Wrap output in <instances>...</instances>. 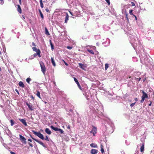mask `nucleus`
<instances>
[{
    "label": "nucleus",
    "mask_w": 154,
    "mask_h": 154,
    "mask_svg": "<svg viewBox=\"0 0 154 154\" xmlns=\"http://www.w3.org/2000/svg\"><path fill=\"white\" fill-rule=\"evenodd\" d=\"M33 134L37 136L39 138L42 140H44V136L42 134H41L39 132H36L34 131H32Z\"/></svg>",
    "instance_id": "1"
},
{
    "label": "nucleus",
    "mask_w": 154,
    "mask_h": 154,
    "mask_svg": "<svg viewBox=\"0 0 154 154\" xmlns=\"http://www.w3.org/2000/svg\"><path fill=\"white\" fill-rule=\"evenodd\" d=\"M39 64L41 66V71L45 75V72L46 71V68L44 64V63L41 61L39 62Z\"/></svg>",
    "instance_id": "2"
},
{
    "label": "nucleus",
    "mask_w": 154,
    "mask_h": 154,
    "mask_svg": "<svg viewBox=\"0 0 154 154\" xmlns=\"http://www.w3.org/2000/svg\"><path fill=\"white\" fill-rule=\"evenodd\" d=\"M94 109L95 110L96 109V110H97V113L99 114H101L103 112L102 107L99 106V105H97L96 106H95Z\"/></svg>",
    "instance_id": "3"
},
{
    "label": "nucleus",
    "mask_w": 154,
    "mask_h": 154,
    "mask_svg": "<svg viewBox=\"0 0 154 154\" xmlns=\"http://www.w3.org/2000/svg\"><path fill=\"white\" fill-rule=\"evenodd\" d=\"M142 92L143 93V95L142 97V99L140 101V102L141 103H143V102L145 99L146 98H147L148 97L147 94L143 91Z\"/></svg>",
    "instance_id": "4"
},
{
    "label": "nucleus",
    "mask_w": 154,
    "mask_h": 154,
    "mask_svg": "<svg viewBox=\"0 0 154 154\" xmlns=\"http://www.w3.org/2000/svg\"><path fill=\"white\" fill-rule=\"evenodd\" d=\"M92 130L90 131V133L91 134H93V136H94L95 135V134L97 133V128L96 127L93 126H92Z\"/></svg>",
    "instance_id": "5"
},
{
    "label": "nucleus",
    "mask_w": 154,
    "mask_h": 154,
    "mask_svg": "<svg viewBox=\"0 0 154 154\" xmlns=\"http://www.w3.org/2000/svg\"><path fill=\"white\" fill-rule=\"evenodd\" d=\"M20 137L21 141L24 144L26 143V139L24 137L22 136L21 135H20Z\"/></svg>",
    "instance_id": "6"
},
{
    "label": "nucleus",
    "mask_w": 154,
    "mask_h": 154,
    "mask_svg": "<svg viewBox=\"0 0 154 154\" xmlns=\"http://www.w3.org/2000/svg\"><path fill=\"white\" fill-rule=\"evenodd\" d=\"M40 53H41V52H40V50H38V52H36V53L34 54L33 55V57H32V56H31V57H32L31 58L33 59L34 57H35L37 55H38V56L39 57H41V55H40Z\"/></svg>",
    "instance_id": "7"
},
{
    "label": "nucleus",
    "mask_w": 154,
    "mask_h": 154,
    "mask_svg": "<svg viewBox=\"0 0 154 154\" xmlns=\"http://www.w3.org/2000/svg\"><path fill=\"white\" fill-rule=\"evenodd\" d=\"M79 66L82 68V69H85L86 67L85 65L84 64L81 63H79Z\"/></svg>",
    "instance_id": "8"
},
{
    "label": "nucleus",
    "mask_w": 154,
    "mask_h": 154,
    "mask_svg": "<svg viewBox=\"0 0 154 154\" xmlns=\"http://www.w3.org/2000/svg\"><path fill=\"white\" fill-rule=\"evenodd\" d=\"M140 146H141L140 148V150L141 152H143V151L144 148V143H143L142 144H140Z\"/></svg>",
    "instance_id": "9"
},
{
    "label": "nucleus",
    "mask_w": 154,
    "mask_h": 154,
    "mask_svg": "<svg viewBox=\"0 0 154 154\" xmlns=\"http://www.w3.org/2000/svg\"><path fill=\"white\" fill-rule=\"evenodd\" d=\"M91 152L92 154H96L97 153V150L95 149H92L91 150Z\"/></svg>",
    "instance_id": "10"
},
{
    "label": "nucleus",
    "mask_w": 154,
    "mask_h": 154,
    "mask_svg": "<svg viewBox=\"0 0 154 154\" xmlns=\"http://www.w3.org/2000/svg\"><path fill=\"white\" fill-rule=\"evenodd\" d=\"M45 132L46 133L48 134H50L51 133V132L50 130L48 128H46L45 129Z\"/></svg>",
    "instance_id": "11"
},
{
    "label": "nucleus",
    "mask_w": 154,
    "mask_h": 154,
    "mask_svg": "<svg viewBox=\"0 0 154 154\" xmlns=\"http://www.w3.org/2000/svg\"><path fill=\"white\" fill-rule=\"evenodd\" d=\"M17 7H18V8H17V10L20 13H21L22 12V11H21V8L20 6L19 5H18Z\"/></svg>",
    "instance_id": "12"
},
{
    "label": "nucleus",
    "mask_w": 154,
    "mask_h": 154,
    "mask_svg": "<svg viewBox=\"0 0 154 154\" xmlns=\"http://www.w3.org/2000/svg\"><path fill=\"white\" fill-rule=\"evenodd\" d=\"M19 85L20 87H21L23 88H24V85L23 83L21 81L20 82H19Z\"/></svg>",
    "instance_id": "13"
},
{
    "label": "nucleus",
    "mask_w": 154,
    "mask_h": 154,
    "mask_svg": "<svg viewBox=\"0 0 154 154\" xmlns=\"http://www.w3.org/2000/svg\"><path fill=\"white\" fill-rule=\"evenodd\" d=\"M51 63L54 66H56V64L54 60L53 57H51Z\"/></svg>",
    "instance_id": "14"
},
{
    "label": "nucleus",
    "mask_w": 154,
    "mask_h": 154,
    "mask_svg": "<svg viewBox=\"0 0 154 154\" xmlns=\"http://www.w3.org/2000/svg\"><path fill=\"white\" fill-rule=\"evenodd\" d=\"M20 121L26 126L27 125L26 123L25 120L24 119H20Z\"/></svg>",
    "instance_id": "15"
},
{
    "label": "nucleus",
    "mask_w": 154,
    "mask_h": 154,
    "mask_svg": "<svg viewBox=\"0 0 154 154\" xmlns=\"http://www.w3.org/2000/svg\"><path fill=\"white\" fill-rule=\"evenodd\" d=\"M51 128L52 129L54 130L55 131H58V129H59V128H58L57 127H55L54 126H51Z\"/></svg>",
    "instance_id": "16"
},
{
    "label": "nucleus",
    "mask_w": 154,
    "mask_h": 154,
    "mask_svg": "<svg viewBox=\"0 0 154 154\" xmlns=\"http://www.w3.org/2000/svg\"><path fill=\"white\" fill-rule=\"evenodd\" d=\"M90 146L91 147L94 148H97V145H96L95 143H92L90 144Z\"/></svg>",
    "instance_id": "17"
},
{
    "label": "nucleus",
    "mask_w": 154,
    "mask_h": 154,
    "mask_svg": "<svg viewBox=\"0 0 154 154\" xmlns=\"http://www.w3.org/2000/svg\"><path fill=\"white\" fill-rule=\"evenodd\" d=\"M32 49L34 51H35L36 52H38V50H40L39 49H38L36 48L35 47H32Z\"/></svg>",
    "instance_id": "18"
},
{
    "label": "nucleus",
    "mask_w": 154,
    "mask_h": 154,
    "mask_svg": "<svg viewBox=\"0 0 154 154\" xmlns=\"http://www.w3.org/2000/svg\"><path fill=\"white\" fill-rule=\"evenodd\" d=\"M68 19H69V16L67 14L66 16L65 17V23H67V21L68 20Z\"/></svg>",
    "instance_id": "19"
},
{
    "label": "nucleus",
    "mask_w": 154,
    "mask_h": 154,
    "mask_svg": "<svg viewBox=\"0 0 154 154\" xmlns=\"http://www.w3.org/2000/svg\"><path fill=\"white\" fill-rule=\"evenodd\" d=\"M45 33L47 35H50L49 33L46 28H45Z\"/></svg>",
    "instance_id": "20"
},
{
    "label": "nucleus",
    "mask_w": 154,
    "mask_h": 154,
    "mask_svg": "<svg viewBox=\"0 0 154 154\" xmlns=\"http://www.w3.org/2000/svg\"><path fill=\"white\" fill-rule=\"evenodd\" d=\"M39 11L40 15L41 17L42 18V19H43L44 18V16L42 13V12L41 11L40 9L39 10Z\"/></svg>",
    "instance_id": "21"
},
{
    "label": "nucleus",
    "mask_w": 154,
    "mask_h": 154,
    "mask_svg": "<svg viewBox=\"0 0 154 154\" xmlns=\"http://www.w3.org/2000/svg\"><path fill=\"white\" fill-rule=\"evenodd\" d=\"M50 45L51 46V50H53L54 49V45H53V44H52V43L51 40L50 41Z\"/></svg>",
    "instance_id": "22"
},
{
    "label": "nucleus",
    "mask_w": 154,
    "mask_h": 154,
    "mask_svg": "<svg viewBox=\"0 0 154 154\" xmlns=\"http://www.w3.org/2000/svg\"><path fill=\"white\" fill-rule=\"evenodd\" d=\"M87 51L89 52L90 53H91V54H94V52H93V51L91 50L88 49Z\"/></svg>",
    "instance_id": "23"
},
{
    "label": "nucleus",
    "mask_w": 154,
    "mask_h": 154,
    "mask_svg": "<svg viewBox=\"0 0 154 154\" xmlns=\"http://www.w3.org/2000/svg\"><path fill=\"white\" fill-rule=\"evenodd\" d=\"M36 95L39 98H41L40 97V93L38 91H37Z\"/></svg>",
    "instance_id": "24"
},
{
    "label": "nucleus",
    "mask_w": 154,
    "mask_h": 154,
    "mask_svg": "<svg viewBox=\"0 0 154 154\" xmlns=\"http://www.w3.org/2000/svg\"><path fill=\"white\" fill-rule=\"evenodd\" d=\"M35 140L38 143H39L40 144H41V145H42H42H43V143L41 141H39L38 140Z\"/></svg>",
    "instance_id": "25"
},
{
    "label": "nucleus",
    "mask_w": 154,
    "mask_h": 154,
    "mask_svg": "<svg viewBox=\"0 0 154 154\" xmlns=\"http://www.w3.org/2000/svg\"><path fill=\"white\" fill-rule=\"evenodd\" d=\"M109 67V65L107 63H106L105 64V70H106Z\"/></svg>",
    "instance_id": "26"
},
{
    "label": "nucleus",
    "mask_w": 154,
    "mask_h": 154,
    "mask_svg": "<svg viewBox=\"0 0 154 154\" xmlns=\"http://www.w3.org/2000/svg\"><path fill=\"white\" fill-rule=\"evenodd\" d=\"M58 131H59L61 134H63L64 133V131L62 129L60 128H59Z\"/></svg>",
    "instance_id": "27"
},
{
    "label": "nucleus",
    "mask_w": 154,
    "mask_h": 154,
    "mask_svg": "<svg viewBox=\"0 0 154 154\" xmlns=\"http://www.w3.org/2000/svg\"><path fill=\"white\" fill-rule=\"evenodd\" d=\"M10 122L11 123V126H12L14 124V121L13 120H10Z\"/></svg>",
    "instance_id": "28"
},
{
    "label": "nucleus",
    "mask_w": 154,
    "mask_h": 154,
    "mask_svg": "<svg viewBox=\"0 0 154 154\" xmlns=\"http://www.w3.org/2000/svg\"><path fill=\"white\" fill-rule=\"evenodd\" d=\"M40 3L41 5V7L42 8H43L44 7L42 3V1H40Z\"/></svg>",
    "instance_id": "29"
},
{
    "label": "nucleus",
    "mask_w": 154,
    "mask_h": 154,
    "mask_svg": "<svg viewBox=\"0 0 154 154\" xmlns=\"http://www.w3.org/2000/svg\"><path fill=\"white\" fill-rule=\"evenodd\" d=\"M34 109V108L33 107H32V106H31L29 104V110H33Z\"/></svg>",
    "instance_id": "30"
},
{
    "label": "nucleus",
    "mask_w": 154,
    "mask_h": 154,
    "mask_svg": "<svg viewBox=\"0 0 154 154\" xmlns=\"http://www.w3.org/2000/svg\"><path fill=\"white\" fill-rule=\"evenodd\" d=\"M101 152L102 153H103L104 152V150L103 149V146L102 145H101Z\"/></svg>",
    "instance_id": "31"
},
{
    "label": "nucleus",
    "mask_w": 154,
    "mask_h": 154,
    "mask_svg": "<svg viewBox=\"0 0 154 154\" xmlns=\"http://www.w3.org/2000/svg\"><path fill=\"white\" fill-rule=\"evenodd\" d=\"M78 87H79V88L80 89V90H82V88L81 87V86L80 85L79 83H78L77 84Z\"/></svg>",
    "instance_id": "32"
},
{
    "label": "nucleus",
    "mask_w": 154,
    "mask_h": 154,
    "mask_svg": "<svg viewBox=\"0 0 154 154\" xmlns=\"http://www.w3.org/2000/svg\"><path fill=\"white\" fill-rule=\"evenodd\" d=\"M74 79L75 82L76 83V84L79 83V82L77 80V79L75 78H74Z\"/></svg>",
    "instance_id": "33"
},
{
    "label": "nucleus",
    "mask_w": 154,
    "mask_h": 154,
    "mask_svg": "<svg viewBox=\"0 0 154 154\" xmlns=\"http://www.w3.org/2000/svg\"><path fill=\"white\" fill-rule=\"evenodd\" d=\"M135 103H136L135 102V103H132L131 104V105H130L131 107H132L134 106V105H135Z\"/></svg>",
    "instance_id": "34"
},
{
    "label": "nucleus",
    "mask_w": 154,
    "mask_h": 154,
    "mask_svg": "<svg viewBox=\"0 0 154 154\" xmlns=\"http://www.w3.org/2000/svg\"><path fill=\"white\" fill-rule=\"evenodd\" d=\"M132 12H133V10H130V11H129L130 14L131 15H133Z\"/></svg>",
    "instance_id": "35"
},
{
    "label": "nucleus",
    "mask_w": 154,
    "mask_h": 154,
    "mask_svg": "<svg viewBox=\"0 0 154 154\" xmlns=\"http://www.w3.org/2000/svg\"><path fill=\"white\" fill-rule=\"evenodd\" d=\"M105 1L107 2L108 5H109L110 4L109 0H105Z\"/></svg>",
    "instance_id": "36"
},
{
    "label": "nucleus",
    "mask_w": 154,
    "mask_h": 154,
    "mask_svg": "<svg viewBox=\"0 0 154 154\" xmlns=\"http://www.w3.org/2000/svg\"><path fill=\"white\" fill-rule=\"evenodd\" d=\"M44 139H45V140L46 141H49V139L47 136H46V138Z\"/></svg>",
    "instance_id": "37"
},
{
    "label": "nucleus",
    "mask_w": 154,
    "mask_h": 154,
    "mask_svg": "<svg viewBox=\"0 0 154 154\" xmlns=\"http://www.w3.org/2000/svg\"><path fill=\"white\" fill-rule=\"evenodd\" d=\"M63 61L64 62V63H65L66 65V66H68V63L66 62L63 60Z\"/></svg>",
    "instance_id": "38"
},
{
    "label": "nucleus",
    "mask_w": 154,
    "mask_h": 154,
    "mask_svg": "<svg viewBox=\"0 0 154 154\" xmlns=\"http://www.w3.org/2000/svg\"><path fill=\"white\" fill-rule=\"evenodd\" d=\"M67 48L69 49H72V47L70 46H67Z\"/></svg>",
    "instance_id": "39"
},
{
    "label": "nucleus",
    "mask_w": 154,
    "mask_h": 154,
    "mask_svg": "<svg viewBox=\"0 0 154 154\" xmlns=\"http://www.w3.org/2000/svg\"><path fill=\"white\" fill-rule=\"evenodd\" d=\"M26 81L28 83H29V78H28L26 79Z\"/></svg>",
    "instance_id": "40"
},
{
    "label": "nucleus",
    "mask_w": 154,
    "mask_h": 154,
    "mask_svg": "<svg viewBox=\"0 0 154 154\" xmlns=\"http://www.w3.org/2000/svg\"><path fill=\"white\" fill-rule=\"evenodd\" d=\"M126 18L127 19V20H128V14H126Z\"/></svg>",
    "instance_id": "41"
},
{
    "label": "nucleus",
    "mask_w": 154,
    "mask_h": 154,
    "mask_svg": "<svg viewBox=\"0 0 154 154\" xmlns=\"http://www.w3.org/2000/svg\"><path fill=\"white\" fill-rule=\"evenodd\" d=\"M45 11H46L47 12H49V9L48 8H47L45 9Z\"/></svg>",
    "instance_id": "42"
},
{
    "label": "nucleus",
    "mask_w": 154,
    "mask_h": 154,
    "mask_svg": "<svg viewBox=\"0 0 154 154\" xmlns=\"http://www.w3.org/2000/svg\"><path fill=\"white\" fill-rule=\"evenodd\" d=\"M32 45L33 46H36L35 43H34L33 42H32Z\"/></svg>",
    "instance_id": "43"
},
{
    "label": "nucleus",
    "mask_w": 154,
    "mask_h": 154,
    "mask_svg": "<svg viewBox=\"0 0 154 154\" xmlns=\"http://www.w3.org/2000/svg\"><path fill=\"white\" fill-rule=\"evenodd\" d=\"M131 3L132 4V6H135V4L134 2H132Z\"/></svg>",
    "instance_id": "44"
},
{
    "label": "nucleus",
    "mask_w": 154,
    "mask_h": 154,
    "mask_svg": "<svg viewBox=\"0 0 154 154\" xmlns=\"http://www.w3.org/2000/svg\"><path fill=\"white\" fill-rule=\"evenodd\" d=\"M10 153L11 154H15V152L12 151Z\"/></svg>",
    "instance_id": "45"
},
{
    "label": "nucleus",
    "mask_w": 154,
    "mask_h": 154,
    "mask_svg": "<svg viewBox=\"0 0 154 154\" xmlns=\"http://www.w3.org/2000/svg\"><path fill=\"white\" fill-rule=\"evenodd\" d=\"M67 128L68 129H70V126L69 125H68V126H67Z\"/></svg>",
    "instance_id": "46"
},
{
    "label": "nucleus",
    "mask_w": 154,
    "mask_h": 154,
    "mask_svg": "<svg viewBox=\"0 0 154 154\" xmlns=\"http://www.w3.org/2000/svg\"><path fill=\"white\" fill-rule=\"evenodd\" d=\"M0 1L1 2H3V3H4V0H0Z\"/></svg>",
    "instance_id": "47"
},
{
    "label": "nucleus",
    "mask_w": 154,
    "mask_h": 154,
    "mask_svg": "<svg viewBox=\"0 0 154 154\" xmlns=\"http://www.w3.org/2000/svg\"><path fill=\"white\" fill-rule=\"evenodd\" d=\"M42 146L44 147H45V148L46 147L44 145V144H43V145H42Z\"/></svg>",
    "instance_id": "48"
},
{
    "label": "nucleus",
    "mask_w": 154,
    "mask_h": 154,
    "mask_svg": "<svg viewBox=\"0 0 154 154\" xmlns=\"http://www.w3.org/2000/svg\"><path fill=\"white\" fill-rule=\"evenodd\" d=\"M151 104H152V103L151 102L150 103H149V106H151Z\"/></svg>",
    "instance_id": "49"
},
{
    "label": "nucleus",
    "mask_w": 154,
    "mask_h": 154,
    "mask_svg": "<svg viewBox=\"0 0 154 154\" xmlns=\"http://www.w3.org/2000/svg\"><path fill=\"white\" fill-rule=\"evenodd\" d=\"M134 100L136 101H137V98H135L134 99Z\"/></svg>",
    "instance_id": "50"
},
{
    "label": "nucleus",
    "mask_w": 154,
    "mask_h": 154,
    "mask_svg": "<svg viewBox=\"0 0 154 154\" xmlns=\"http://www.w3.org/2000/svg\"><path fill=\"white\" fill-rule=\"evenodd\" d=\"M19 2L20 4L21 5V0H20V1H19Z\"/></svg>",
    "instance_id": "51"
},
{
    "label": "nucleus",
    "mask_w": 154,
    "mask_h": 154,
    "mask_svg": "<svg viewBox=\"0 0 154 154\" xmlns=\"http://www.w3.org/2000/svg\"><path fill=\"white\" fill-rule=\"evenodd\" d=\"M69 12H70V14H71V15H73V14H72V13L71 12L69 11Z\"/></svg>",
    "instance_id": "52"
},
{
    "label": "nucleus",
    "mask_w": 154,
    "mask_h": 154,
    "mask_svg": "<svg viewBox=\"0 0 154 154\" xmlns=\"http://www.w3.org/2000/svg\"><path fill=\"white\" fill-rule=\"evenodd\" d=\"M31 97L32 98V99H34V97L32 96H31Z\"/></svg>",
    "instance_id": "53"
},
{
    "label": "nucleus",
    "mask_w": 154,
    "mask_h": 154,
    "mask_svg": "<svg viewBox=\"0 0 154 154\" xmlns=\"http://www.w3.org/2000/svg\"><path fill=\"white\" fill-rule=\"evenodd\" d=\"M134 16L135 17V19L136 20H137V17H136V16H135V15H134Z\"/></svg>",
    "instance_id": "54"
},
{
    "label": "nucleus",
    "mask_w": 154,
    "mask_h": 154,
    "mask_svg": "<svg viewBox=\"0 0 154 154\" xmlns=\"http://www.w3.org/2000/svg\"><path fill=\"white\" fill-rule=\"evenodd\" d=\"M27 105L28 106V107H29V104H28V103H27Z\"/></svg>",
    "instance_id": "55"
},
{
    "label": "nucleus",
    "mask_w": 154,
    "mask_h": 154,
    "mask_svg": "<svg viewBox=\"0 0 154 154\" xmlns=\"http://www.w3.org/2000/svg\"><path fill=\"white\" fill-rule=\"evenodd\" d=\"M29 146H32V144H31L29 143Z\"/></svg>",
    "instance_id": "56"
},
{
    "label": "nucleus",
    "mask_w": 154,
    "mask_h": 154,
    "mask_svg": "<svg viewBox=\"0 0 154 154\" xmlns=\"http://www.w3.org/2000/svg\"><path fill=\"white\" fill-rule=\"evenodd\" d=\"M140 79H141V78H139V81H140Z\"/></svg>",
    "instance_id": "57"
},
{
    "label": "nucleus",
    "mask_w": 154,
    "mask_h": 154,
    "mask_svg": "<svg viewBox=\"0 0 154 154\" xmlns=\"http://www.w3.org/2000/svg\"><path fill=\"white\" fill-rule=\"evenodd\" d=\"M29 141H30V142H31V141H32L30 139H29Z\"/></svg>",
    "instance_id": "58"
},
{
    "label": "nucleus",
    "mask_w": 154,
    "mask_h": 154,
    "mask_svg": "<svg viewBox=\"0 0 154 154\" xmlns=\"http://www.w3.org/2000/svg\"><path fill=\"white\" fill-rule=\"evenodd\" d=\"M44 103H45V104H46V103H47V102H45H45H44Z\"/></svg>",
    "instance_id": "59"
},
{
    "label": "nucleus",
    "mask_w": 154,
    "mask_h": 154,
    "mask_svg": "<svg viewBox=\"0 0 154 154\" xmlns=\"http://www.w3.org/2000/svg\"><path fill=\"white\" fill-rule=\"evenodd\" d=\"M1 71V67H0V71Z\"/></svg>",
    "instance_id": "60"
},
{
    "label": "nucleus",
    "mask_w": 154,
    "mask_h": 154,
    "mask_svg": "<svg viewBox=\"0 0 154 154\" xmlns=\"http://www.w3.org/2000/svg\"><path fill=\"white\" fill-rule=\"evenodd\" d=\"M132 42L133 43H134V41H133V40H132Z\"/></svg>",
    "instance_id": "61"
},
{
    "label": "nucleus",
    "mask_w": 154,
    "mask_h": 154,
    "mask_svg": "<svg viewBox=\"0 0 154 154\" xmlns=\"http://www.w3.org/2000/svg\"><path fill=\"white\" fill-rule=\"evenodd\" d=\"M0 54H1V53L0 51Z\"/></svg>",
    "instance_id": "62"
},
{
    "label": "nucleus",
    "mask_w": 154,
    "mask_h": 154,
    "mask_svg": "<svg viewBox=\"0 0 154 154\" xmlns=\"http://www.w3.org/2000/svg\"><path fill=\"white\" fill-rule=\"evenodd\" d=\"M29 81H30V80H31L30 78H29Z\"/></svg>",
    "instance_id": "63"
},
{
    "label": "nucleus",
    "mask_w": 154,
    "mask_h": 154,
    "mask_svg": "<svg viewBox=\"0 0 154 154\" xmlns=\"http://www.w3.org/2000/svg\"><path fill=\"white\" fill-rule=\"evenodd\" d=\"M40 1H42V0H40Z\"/></svg>",
    "instance_id": "64"
}]
</instances>
